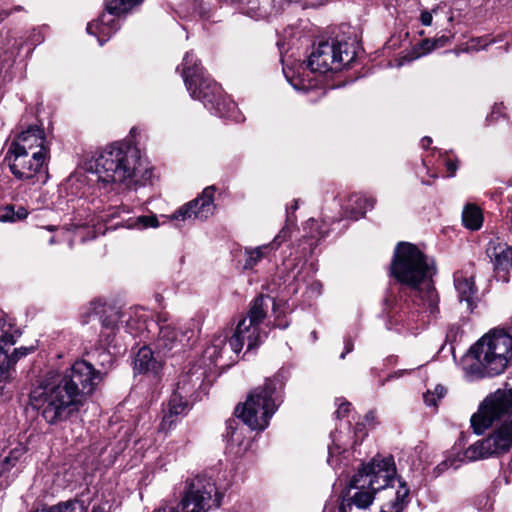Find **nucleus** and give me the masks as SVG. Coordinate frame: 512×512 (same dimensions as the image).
Masks as SVG:
<instances>
[{
	"instance_id": "f257e3e1",
	"label": "nucleus",
	"mask_w": 512,
	"mask_h": 512,
	"mask_svg": "<svg viewBox=\"0 0 512 512\" xmlns=\"http://www.w3.org/2000/svg\"><path fill=\"white\" fill-rule=\"evenodd\" d=\"M391 272L409 289L408 299L391 315L395 325L415 333L424 329L439 314V295L434 287L436 266L416 245L400 242L394 252Z\"/></svg>"
},
{
	"instance_id": "f03ea898",
	"label": "nucleus",
	"mask_w": 512,
	"mask_h": 512,
	"mask_svg": "<svg viewBox=\"0 0 512 512\" xmlns=\"http://www.w3.org/2000/svg\"><path fill=\"white\" fill-rule=\"evenodd\" d=\"M86 179L100 194L146 185L153 172L129 143L115 142L97 152L85 163Z\"/></svg>"
},
{
	"instance_id": "7ed1b4c3",
	"label": "nucleus",
	"mask_w": 512,
	"mask_h": 512,
	"mask_svg": "<svg viewBox=\"0 0 512 512\" xmlns=\"http://www.w3.org/2000/svg\"><path fill=\"white\" fill-rule=\"evenodd\" d=\"M511 362L512 335L502 328H494L470 347L463 370L468 379L476 380L502 374Z\"/></svg>"
},
{
	"instance_id": "20e7f679",
	"label": "nucleus",
	"mask_w": 512,
	"mask_h": 512,
	"mask_svg": "<svg viewBox=\"0 0 512 512\" xmlns=\"http://www.w3.org/2000/svg\"><path fill=\"white\" fill-rule=\"evenodd\" d=\"M357 44L354 41L320 42L310 54L306 66L299 65L297 75H291L290 68H283L288 82L298 91H309L316 87L318 82L311 78L309 73L325 74L340 71L356 58Z\"/></svg>"
},
{
	"instance_id": "39448f33",
	"label": "nucleus",
	"mask_w": 512,
	"mask_h": 512,
	"mask_svg": "<svg viewBox=\"0 0 512 512\" xmlns=\"http://www.w3.org/2000/svg\"><path fill=\"white\" fill-rule=\"evenodd\" d=\"M182 77L192 98L201 101L213 114L239 121L236 104L223 95L221 87L205 74L202 66L187 52L182 62Z\"/></svg>"
},
{
	"instance_id": "423d86ee",
	"label": "nucleus",
	"mask_w": 512,
	"mask_h": 512,
	"mask_svg": "<svg viewBox=\"0 0 512 512\" xmlns=\"http://www.w3.org/2000/svg\"><path fill=\"white\" fill-rule=\"evenodd\" d=\"M395 474L396 468L391 456L374 457L369 463L362 465L351 478L349 488L356 491L353 494L348 493L341 502L367 510L372 505L376 493L391 485Z\"/></svg>"
},
{
	"instance_id": "0eeeda50",
	"label": "nucleus",
	"mask_w": 512,
	"mask_h": 512,
	"mask_svg": "<svg viewBox=\"0 0 512 512\" xmlns=\"http://www.w3.org/2000/svg\"><path fill=\"white\" fill-rule=\"evenodd\" d=\"M284 382L281 374L267 378L263 385L254 388L236 414L252 430H264L281 403Z\"/></svg>"
},
{
	"instance_id": "6e6552de",
	"label": "nucleus",
	"mask_w": 512,
	"mask_h": 512,
	"mask_svg": "<svg viewBox=\"0 0 512 512\" xmlns=\"http://www.w3.org/2000/svg\"><path fill=\"white\" fill-rule=\"evenodd\" d=\"M30 401L51 425L66 421L77 413L82 405L53 374L31 391Z\"/></svg>"
},
{
	"instance_id": "1a4fd4ad",
	"label": "nucleus",
	"mask_w": 512,
	"mask_h": 512,
	"mask_svg": "<svg viewBox=\"0 0 512 512\" xmlns=\"http://www.w3.org/2000/svg\"><path fill=\"white\" fill-rule=\"evenodd\" d=\"M221 500L222 495L218 492L212 478L199 475L187 482L177 508L163 506L155 512H207L211 507H219Z\"/></svg>"
},
{
	"instance_id": "9d476101",
	"label": "nucleus",
	"mask_w": 512,
	"mask_h": 512,
	"mask_svg": "<svg viewBox=\"0 0 512 512\" xmlns=\"http://www.w3.org/2000/svg\"><path fill=\"white\" fill-rule=\"evenodd\" d=\"M99 320L101 323L100 341L109 346L119 330V322H125V328L132 336L141 335L147 328V313L142 308H129L122 312L114 307H103Z\"/></svg>"
},
{
	"instance_id": "9b49d317",
	"label": "nucleus",
	"mask_w": 512,
	"mask_h": 512,
	"mask_svg": "<svg viewBox=\"0 0 512 512\" xmlns=\"http://www.w3.org/2000/svg\"><path fill=\"white\" fill-rule=\"evenodd\" d=\"M512 408V390H497L485 398L477 413L471 417L476 434H482L495 423L509 422Z\"/></svg>"
},
{
	"instance_id": "f8f14e48",
	"label": "nucleus",
	"mask_w": 512,
	"mask_h": 512,
	"mask_svg": "<svg viewBox=\"0 0 512 512\" xmlns=\"http://www.w3.org/2000/svg\"><path fill=\"white\" fill-rule=\"evenodd\" d=\"M80 403L91 395L103 379V373L85 360L76 361L64 374H53Z\"/></svg>"
},
{
	"instance_id": "ddd939ff",
	"label": "nucleus",
	"mask_w": 512,
	"mask_h": 512,
	"mask_svg": "<svg viewBox=\"0 0 512 512\" xmlns=\"http://www.w3.org/2000/svg\"><path fill=\"white\" fill-rule=\"evenodd\" d=\"M511 447V437L503 436L498 428L488 437L471 444L462 455V458L449 456L441 462L437 469L444 471L447 469H457L460 463L477 461L488 458L493 455L506 453Z\"/></svg>"
},
{
	"instance_id": "4468645a",
	"label": "nucleus",
	"mask_w": 512,
	"mask_h": 512,
	"mask_svg": "<svg viewBox=\"0 0 512 512\" xmlns=\"http://www.w3.org/2000/svg\"><path fill=\"white\" fill-rule=\"evenodd\" d=\"M166 316H158L159 333L154 341V349L158 357H165L172 352L181 351L191 346L197 339L198 324L191 320L185 327L181 328L180 335L170 324H164Z\"/></svg>"
},
{
	"instance_id": "2eb2a0df",
	"label": "nucleus",
	"mask_w": 512,
	"mask_h": 512,
	"mask_svg": "<svg viewBox=\"0 0 512 512\" xmlns=\"http://www.w3.org/2000/svg\"><path fill=\"white\" fill-rule=\"evenodd\" d=\"M9 166L12 174L21 181L28 184H44L48 179L47 161L49 155H42L39 152H8Z\"/></svg>"
},
{
	"instance_id": "dca6fc26",
	"label": "nucleus",
	"mask_w": 512,
	"mask_h": 512,
	"mask_svg": "<svg viewBox=\"0 0 512 512\" xmlns=\"http://www.w3.org/2000/svg\"><path fill=\"white\" fill-rule=\"evenodd\" d=\"M143 0H110L106 3V12L97 20L87 25V32L97 37L100 45H103L118 28V17L131 10Z\"/></svg>"
},
{
	"instance_id": "f3484780",
	"label": "nucleus",
	"mask_w": 512,
	"mask_h": 512,
	"mask_svg": "<svg viewBox=\"0 0 512 512\" xmlns=\"http://www.w3.org/2000/svg\"><path fill=\"white\" fill-rule=\"evenodd\" d=\"M239 352L232 346L230 334L222 331L213 336L203 353L204 360L218 367H229L238 359Z\"/></svg>"
},
{
	"instance_id": "a211bd4d",
	"label": "nucleus",
	"mask_w": 512,
	"mask_h": 512,
	"mask_svg": "<svg viewBox=\"0 0 512 512\" xmlns=\"http://www.w3.org/2000/svg\"><path fill=\"white\" fill-rule=\"evenodd\" d=\"M214 194L215 188L213 186L206 187L199 197L175 211L172 219L182 221L192 218L206 220L213 215L215 210Z\"/></svg>"
},
{
	"instance_id": "6ab92c4d",
	"label": "nucleus",
	"mask_w": 512,
	"mask_h": 512,
	"mask_svg": "<svg viewBox=\"0 0 512 512\" xmlns=\"http://www.w3.org/2000/svg\"><path fill=\"white\" fill-rule=\"evenodd\" d=\"M486 254L493 265L497 280L507 283L509 271L512 269V247L499 239H494L489 241Z\"/></svg>"
},
{
	"instance_id": "aec40b11",
	"label": "nucleus",
	"mask_w": 512,
	"mask_h": 512,
	"mask_svg": "<svg viewBox=\"0 0 512 512\" xmlns=\"http://www.w3.org/2000/svg\"><path fill=\"white\" fill-rule=\"evenodd\" d=\"M39 152L42 155H49V147L44 130L37 125L29 126L22 131L17 139L10 145L8 152Z\"/></svg>"
},
{
	"instance_id": "412c9836",
	"label": "nucleus",
	"mask_w": 512,
	"mask_h": 512,
	"mask_svg": "<svg viewBox=\"0 0 512 512\" xmlns=\"http://www.w3.org/2000/svg\"><path fill=\"white\" fill-rule=\"evenodd\" d=\"M454 286L458 293L459 302L465 309L472 312L477 305L478 289L474 281L472 267L469 270L457 271L454 274Z\"/></svg>"
},
{
	"instance_id": "4be33fe9",
	"label": "nucleus",
	"mask_w": 512,
	"mask_h": 512,
	"mask_svg": "<svg viewBox=\"0 0 512 512\" xmlns=\"http://www.w3.org/2000/svg\"><path fill=\"white\" fill-rule=\"evenodd\" d=\"M232 346L240 353L247 345V352H250L260 346L262 343V333L260 327L247 323V318H242L236 325L232 335Z\"/></svg>"
},
{
	"instance_id": "5701e85b",
	"label": "nucleus",
	"mask_w": 512,
	"mask_h": 512,
	"mask_svg": "<svg viewBox=\"0 0 512 512\" xmlns=\"http://www.w3.org/2000/svg\"><path fill=\"white\" fill-rule=\"evenodd\" d=\"M206 377V369L201 365H193L182 374L176 384V391L194 402L198 399V390L201 389Z\"/></svg>"
},
{
	"instance_id": "b1692460",
	"label": "nucleus",
	"mask_w": 512,
	"mask_h": 512,
	"mask_svg": "<svg viewBox=\"0 0 512 512\" xmlns=\"http://www.w3.org/2000/svg\"><path fill=\"white\" fill-rule=\"evenodd\" d=\"M192 403L193 402L189 399L174 390L168 402L167 411L165 412L159 426V432L169 431L176 424L179 416L187 414Z\"/></svg>"
},
{
	"instance_id": "393cba45",
	"label": "nucleus",
	"mask_w": 512,
	"mask_h": 512,
	"mask_svg": "<svg viewBox=\"0 0 512 512\" xmlns=\"http://www.w3.org/2000/svg\"><path fill=\"white\" fill-rule=\"evenodd\" d=\"M289 238L288 227H283L269 244L255 248H245L244 269H253L263 258L267 257L272 251L277 250L279 246Z\"/></svg>"
},
{
	"instance_id": "a878e982",
	"label": "nucleus",
	"mask_w": 512,
	"mask_h": 512,
	"mask_svg": "<svg viewBox=\"0 0 512 512\" xmlns=\"http://www.w3.org/2000/svg\"><path fill=\"white\" fill-rule=\"evenodd\" d=\"M375 199L363 194H352L348 199L345 213L351 219L358 220L363 217L368 210L373 209Z\"/></svg>"
},
{
	"instance_id": "bb28decb",
	"label": "nucleus",
	"mask_w": 512,
	"mask_h": 512,
	"mask_svg": "<svg viewBox=\"0 0 512 512\" xmlns=\"http://www.w3.org/2000/svg\"><path fill=\"white\" fill-rule=\"evenodd\" d=\"M154 353L156 352L147 346L140 348L134 358L135 371L138 373L156 372L161 362L158 360V356H154Z\"/></svg>"
},
{
	"instance_id": "cd10ccee",
	"label": "nucleus",
	"mask_w": 512,
	"mask_h": 512,
	"mask_svg": "<svg viewBox=\"0 0 512 512\" xmlns=\"http://www.w3.org/2000/svg\"><path fill=\"white\" fill-rule=\"evenodd\" d=\"M271 299L268 296L260 295L256 297L251 303L247 312V323L260 327V324L267 316L269 302Z\"/></svg>"
},
{
	"instance_id": "c85d7f7f",
	"label": "nucleus",
	"mask_w": 512,
	"mask_h": 512,
	"mask_svg": "<svg viewBox=\"0 0 512 512\" xmlns=\"http://www.w3.org/2000/svg\"><path fill=\"white\" fill-rule=\"evenodd\" d=\"M410 490L405 482L399 481V487L393 500L384 505L380 512H402L409 503Z\"/></svg>"
},
{
	"instance_id": "c756f323",
	"label": "nucleus",
	"mask_w": 512,
	"mask_h": 512,
	"mask_svg": "<svg viewBox=\"0 0 512 512\" xmlns=\"http://www.w3.org/2000/svg\"><path fill=\"white\" fill-rule=\"evenodd\" d=\"M462 221L464 226L470 230L480 229L483 223L481 210L475 205H467L462 213Z\"/></svg>"
},
{
	"instance_id": "7c9ffc66",
	"label": "nucleus",
	"mask_w": 512,
	"mask_h": 512,
	"mask_svg": "<svg viewBox=\"0 0 512 512\" xmlns=\"http://www.w3.org/2000/svg\"><path fill=\"white\" fill-rule=\"evenodd\" d=\"M159 222L156 216L142 215L138 217H132L127 219L123 226L128 229L142 230L148 227H158Z\"/></svg>"
},
{
	"instance_id": "2f4dec72",
	"label": "nucleus",
	"mask_w": 512,
	"mask_h": 512,
	"mask_svg": "<svg viewBox=\"0 0 512 512\" xmlns=\"http://www.w3.org/2000/svg\"><path fill=\"white\" fill-rule=\"evenodd\" d=\"M241 13L253 19H260L266 15V11L261 7V0H244L237 6Z\"/></svg>"
},
{
	"instance_id": "473e14b6",
	"label": "nucleus",
	"mask_w": 512,
	"mask_h": 512,
	"mask_svg": "<svg viewBox=\"0 0 512 512\" xmlns=\"http://www.w3.org/2000/svg\"><path fill=\"white\" fill-rule=\"evenodd\" d=\"M305 231L307 232L305 237L313 240H320L325 238L328 234V228L325 223H320L318 220L309 219L304 226Z\"/></svg>"
},
{
	"instance_id": "72a5a7b5",
	"label": "nucleus",
	"mask_w": 512,
	"mask_h": 512,
	"mask_svg": "<svg viewBox=\"0 0 512 512\" xmlns=\"http://www.w3.org/2000/svg\"><path fill=\"white\" fill-rule=\"evenodd\" d=\"M27 210L20 206L17 210L13 206H6L0 213V222H15L26 218Z\"/></svg>"
},
{
	"instance_id": "f704fd0d",
	"label": "nucleus",
	"mask_w": 512,
	"mask_h": 512,
	"mask_svg": "<svg viewBox=\"0 0 512 512\" xmlns=\"http://www.w3.org/2000/svg\"><path fill=\"white\" fill-rule=\"evenodd\" d=\"M447 393V390L441 384H437L433 390H427L423 395L424 403L429 407L436 408L440 401Z\"/></svg>"
},
{
	"instance_id": "c9c22d12",
	"label": "nucleus",
	"mask_w": 512,
	"mask_h": 512,
	"mask_svg": "<svg viewBox=\"0 0 512 512\" xmlns=\"http://www.w3.org/2000/svg\"><path fill=\"white\" fill-rule=\"evenodd\" d=\"M448 41H449V37L446 35H442L435 39H425L421 43L423 53H429L434 49L444 47Z\"/></svg>"
},
{
	"instance_id": "e433bc0d",
	"label": "nucleus",
	"mask_w": 512,
	"mask_h": 512,
	"mask_svg": "<svg viewBox=\"0 0 512 512\" xmlns=\"http://www.w3.org/2000/svg\"><path fill=\"white\" fill-rule=\"evenodd\" d=\"M331 438H332V445H330L328 447V458H327V462L329 465L331 466H335L336 463H335V456L340 454L341 453V445L340 443L338 442V438H337V434L336 432L335 433H331Z\"/></svg>"
},
{
	"instance_id": "4c0bfd02",
	"label": "nucleus",
	"mask_w": 512,
	"mask_h": 512,
	"mask_svg": "<svg viewBox=\"0 0 512 512\" xmlns=\"http://www.w3.org/2000/svg\"><path fill=\"white\" fill-rule=\"evenodd\" d=\"M35 349H36V347L34 345H31L28 347L23 346V347L16 348L14 350L13 354L9 355V359L11 360V368H13V366L16 364V362L20 358L34 352Z\"/></svg>"
},
{
	"instance_id": "58836bf2",
	"label": "nucleus",
	"mask_w": 512,
	"mask_h": 512,
	"mask_svg": "<svg viewBox=\"0 0 512 512\" xmlns=\"http://www.w3.org/2000/svg\"><path fill=\"white\" fill-rule=\"evenodd\" d=\"M17 462L14 460H9V456H5L2 461H0V477H2L6 472H9L13 467H15Z\"/></svg>"
},
{
	"instance_id": "ea45409f",
	"label": "nucleus",
	"mask_w": 512,
	"mask_h": 512,
	"mask_svg": "<svg viewBox=\"0 0 512 512\" xmlns=\"http://www.w3.org/2000/svg\"><path fill=\"white\" fill-rule=\"evenodd\" d=\"M25 454V448L22 447V446H17L15 448H13L8 456H9V460H14V462H19V460L21 459V457Z\"/></svg>"
},
{
	"instance_id": "a19ab883",
	"label": "nucleus",
	"mask_w": 512,
	"mask_h": 512,
	"mask_svg": "<svg viewBox=\"0 0 512 512\" xmlns=\"http://www.w3.org/2000/svg\"><path fill=\"white\" fill-rule=\"evenodd\" d=\"M498 430L502 432L503 436L511 437L512 445V418L509 420V422H504L501 426H499Z\"/></svg>"
},
{
	"instance_id": "79ce46f5",
	"label": "nucleus",
	"mask_w": 512,
	"mask_h": 512,
	"mask_svg": "<svg viewBox=\"0 0 512 512\" xmlns=\"http://www.w3.org/2000/svg\"><path fill=\"white\" fill-rule=\"evenodd\" d=\"M338 512H366V510H362L360 508L351 506L348 503L341 502L338 508Z\"/></svg>"
},
{
	"instance_id": "37998d69",
	"label": "nucleus",
	"mask_w": 512,
	"mask_h": 512,
	"mask_svg": "<svg viewBox=\"0 0 512 512\" xmlns=\"http://www.w3.org/2000/svg\"><path fill=\"white\" fill-rule=\"evenodd\" d=\"M349 407H350L349 402L344 401V402L340 403L338 406V409L336 411V416L338 418L344 417L348 413Z\"/></svg>"
},
{
	"instance_id": "c03bdc74",
	"label": "nucleus",
	"mask_w": 512,
	"mask_h": 512,
	"mask_svg": "<svg viewBox=\"0 0 512 512\" xmlns=\"http://www.w3.org/2000/svg\"><path fill=\"white\" fill-rule=\"evenodd\" d=\"M298 209V201L294 200L293 204L287 209V225L285 227H289L288 223H293L292 214ZM290 230V228H288Z\"/></svg>"
},
{
	"instance_id": "a18cd8bd",
	"label": "nucleus",
	"mask_w": 512,
	"mask_h": 512,
	"mask_svg": "<svg viewBox=\"0 0 512 512\" xmlns=\"http://www.w3.org/2000/svg\"><path fill=\"white\" fill-rule=\"evenodd\" d=\"M445 166L449 172L448 176L453 177L458 169L457 161L454 160H446Z\"/></svg>"
},
{
	"instance_id": "49530a36",
	"label": "nucleus",
	"mask_w": 512,
	"mask_h": 512,
	"mask_svg": "<svg viewBox=\"0 0 512 512\" xmlns=\"http://www.w3.org/2000/svg\"><path fill=\"white\" fill-rule=\"evenodd\" d=\"M421 23L424 26H430L432 23V15L431 13L424 11L421 13Z\"/></svg>"
},
{
	"instance_id": "de8ad7c7",
	"label": "nucleus",
	"mask_w": 512,
	"mask_h": 512,
	"mask_svg": "<svg viewBox=\"0 0 512 512\" xmlns=\"http://www.w3.org/2000/svg\"><path fill=\"white\" fill-rule=\"evenodd\" d=\"M100 356L103 358V360L101 361L102 365H104L105 363H108L109 365H111V363H112V355H111V353L109 351L103 350L100 353Z\"/></svg>"
},
{
	"instance_id": "09e8293b",
	"label": "nucleus",
	"mask_w": 512,
	"mask_h": 512,
	"mask_svg": "<svg viewBox=\"0 0 512 512\" xmlns=\"http://www.w3.org/2000/svg\"><path fill=\"white\" fill-rule=\"evenodd\" d=\"M503 108L502 104H496L491 112L490 118L491 119H497L499 115L501 114V109Z\"/></svg>"
},
{
	"instance_id": "8fccbe9b",
	"label": "nucleus",
	"mask_w": 512,
	"mask_h": 512,
	"mask_svg": "<svg viewBox=\"0 0 512 512\" xmlns=\"http://www.w3.org/2000/svg\"><path fill=\"white\" fill-rule=\"evenodd\" d=\"M353 350V343L350 339L345 342V351L341 353L340 358L344 359L346 354L350 353Z\"/></svg>"
},
{
	"instance_id": "3c124183",
	"label": "nucleus",
	"mask_w": 512,
	"mask_h": 512,
	"mask_svg": "<svg viewBox=\"0 0 512 512\" xmlns=\"http://www.w3.org/2000/svg\"><path fill=\"white\" fill-rule=\"evenodd\" d=\"M321 288H322V284L318 281H315L310 285V290L316 294L321 293Z\"/></svg>"
},
{
	"instance_id": "603ef678",
	"label": "nucleus",
	"mask_w": 512,
	"mask_h": 512,
	"mask_svg": "<svg viewBox=\"0 0 512 512\" xmlns=\"http://www.w3.org/2000/svg\"><path fill=\"white\" fill-rule=\"evenodd\" d=\"M431 143H432V139L428 136L422 138V140H421V146L424 149H427Z\"/></svg>"
},
{
	"instance_id": "864d4df0",
	"label": "nucleus",
	"mask_w": 512,
	"mask_h": 512,
	"mask_svg": "<svg viewBox=\"0 0 512 512\" xmlns=\"http://www.w3.org/2000/svg\"><path fill=\"white\" fill-rule=\"evenodd\" d=\"M219 1L222 3L238 6V4H242L244 0H219Z\"/></svg>"
},
{
	"instance_id": "5fc2aeb1",
	"label": "nucleus",
	"mask_w": 512,
	"mask_h": 512,
	"mask_svg": "<svg viewBox=\"0 0 512 512\" xmlns=\"http://www.w3.org/2000/svg\"><path fill=\"white\" fill-rule=\"evenodd\" d=\"M239 437H240V433L238 432L237 429H235L231 432L230 438H231L232 442L237 441Z\"/></svg>"
},
{
	"instance_id": "6e6d98bb",
	"label": "nucleus",
	"mask_w": 512,
	"mask_h": 512,
	"mask_svg": "<svg viewBox=\"0 0 512 512\" xmlns=\"http://www.w3.org/2000/svg\"><path fill=\"white\" fill-rule=\"evenodd\" d=\"M301 271H298L296 274H293V280L297 281V282H300V281H304L302 278H301Z\"/></svg>"
},
{
	"instance_id": "4d7b16f0",
	"label": "nucleus",
	"mask_w": 512,
	"mask_h": 512,
	"mask_svg": "<svg viewBox=\"0 0 512 512\" xmlns=\"http://www.w3.org/2000/svg\"><path fill=\"white\" fill-rule=\"evenodd\" d=\"M91 512H105V510L101 506H93Z\"/></svg>"
},
{
	"instance_id": "13d9d810",
	"label": "nucleus",
	"mask_w": 512,
	"mask_h": 512,
	"mask_svg": "<svg viewBox=\"0 0 512 512\" xmlns=\"http://www.w3.org/2000/svg\"><path fill=\"white\" fill-rule=\"evenodd\" d=\"M275 326H276V327H279V328H281V329H285V328L288 326V323H287V322H286V323H284V324H282V323H276V324H275Z\"/></svg>"
},
{
	"instance_id": "bf43d9fd",
	"label": "nucleus",
	"mask_w": 512,
	"mask_h": 512,
	"mask_svg": "<svg viewBox=\"0 0 512 512\" xmlns=\"http://www.w3.org/2000/svg\"><path fill=\"white\" fill-rule=\"evenodd\" d=\"M113 341H115V339H114ZM99 342H100V344H101L103 347H105V348H109V347H110V345H109V346H107V345H105L103 342H101L100 340H99ZM113 344H114V346H117V343H114V342H112L111 346H112Z\"/></svg>"
},
{
	"instance_id": "052dcab7",
	"label": "nucleus",
	"mask_w": 512,
	"mask_h": 512,
	"mask_svg": "<svg viewBox=\"0 0 512 512\" xmlns=\"http://www.w3.org/2000/svg\"><path fill=\"white\" fill-rule=\"evenodd\" d=\"M289 2H292V3H297L299 2L300 0H288Z\"/></svg>"
},
{
	"instance_id": "680f3d73",
	"label": "nucleus",
	"mask_w": 512,
	"mask_h": 512,
	"mask_svg": "<svg viewBox=\"0 0 512 512\" xmlns=\"http://www.w3.org/2000/svg\"><path fill=\"white\" fill-rule=\"evenodd\" d=\"M470 48L478 49L476 45H471Z\"/></svg>"
},
{
	"instance_id": "e2e57ef3",
	"label": "nucleus",
	"mask_w": 512,
	"mask_h": 512,
	"mask_svg": "<svg viewBox=\"0 0 512 512\" xmlns=\"http://www.w3.org/2000/svg\"><path fill=\"white\" fill-rule=\"evenodd\" d=\"M50 243H51V244H53V243H54V239H53V238H51V239H50Z\"/></svg>"
},
{
	"instance_id": "0e129e2a",
	"label": "nucleus",
	"mask_w": 512,
	"mask_h": 512,
	"mask_svg": "<svg viewBox=\"0 0 512 512\" xmlns=\"http://www.w3.org/2000/svg\"><path fill=\"white\" fill-rule=\"evenodd\" d=\"M510 328L512 329V318L510 319Z\"/></svg>"
}]
</instances>
